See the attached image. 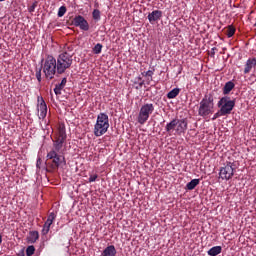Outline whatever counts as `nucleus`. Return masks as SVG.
I'll list each match as a JSON object with an SVG mask.
<instances>
[{
    "label": "nucleus",
    "mask_w": 256,
    "mask_h": 256,
    "mask_svg": "<svg viewBox=\"0 0 256 256\" xmlns=\"http://www.w3.org/2000/svg\"><path fill=\"white\" fill-rule=\"evenodd\" d=\"M180 91L181 90L179 88L172 89L170 92L167 93V98L175 99V97H177V95H179Z\"/></svg>",
    "instance_id": "nucleus-20"
},
{
    "label": "nucleus",
    "mask_w": 256,
    "mask_h": 256,
    "mask_svg": "<svg viewBox=\"0 0 256 256\" xmlns=\"http://www.w3.org/2000/svg\"><path fill=\"white\" fill-rule=\"evenodd\" d=\"M74 25L75 27H79L82 31H89V22H87L83 16L75 17Z\"/></svg>",
    "instance_id": "nucleus-9"
},
{
    "label": "nucleus",
    "mask_w": 256,
    "mask_h": 256,
    "mask_svg": "<svg viewBox=\"0 0 256 256\" xmlns=\"http://www.w3.org/2000/svg\"><path fill=\"white\" fill-rule=\"evenodd\" d=\"M163 17V12L161 10H154L148 14L149 23H155V21H159Z\"/></svg>",
    "instance_id": "nucleus-11"
},
{
    "label": "nucleus",
    "mask_w": 256,
    "mask_h": 256,
    "mask_svg": "<svg viewBox=\"0 0 256 256\" xmlns=\"http://www.w3.org/2000/svg\"><path fill=\"white\" fill-rule=\"evenodd\" d=\"M37 111L39 119H45L47 117V103H45L43 97H38Z\"/></svg>",
    "instance_id": "nucleus-8"
},
{
    "label": "nucleus",
    "mask_w": 256,
    "mask_h": 256,
    "mask_svg": "<svg viewBox=\"0 0 256 256\" xmlns=\"http://www.w3.org/2000/svg\"><path fill=\"white\" fill-rule=\"evenodd\" d=\"M144 82L139 83V87H143Z\"/></svg>",
    "instance_id": "nucleus-37"
},
{
    "label": "nucleus",
    "mask_w": 256,
    "mask_h": 256,
    "mask_svg": "<svg viewBox=\"0 0 256 256\" xmlns=\"http://www.w3.org/2000/svg\"><path fill=\"white\" fill-rule=\"evenodd\" d=\"M221 251H223V248L221 246H214L210 250H208L207 254L209 256H217L221 254Z\"/></svg>",
    "instance_id": "nucleus-17"
},
{
    "label": "nucleus",
    "mask_w": 256,
    "mask_h": 256,
    "mask_svg": "<svg viewBox=\"0 0 256 256\" xmlns=\"http://www.w3.org/2000/svg\"><path fill=\"white\" fill-rule=\"evenodd\" d=\"M218 117H223V115H221V110L219 111V112H217V113H215L214 114V116H213V121H215V119H217Z\"/></svg>",
    "instance_id": "nucleus-32"
},
{
    "label": "nucleus",
    "mask_w": 256,
    "mask_h": 256,
    "mask_svg": "<svg viewBox=\"0 0 256 256\" xmlns=\"http://www.w3.org/2000/svg\"><path fill=\"white\" fill-rule=\"evenodd\" d=\"M218 107L220 115H231V111L235 108V100H232L229 96H224L218 101Z\"/></svg>",
    "instance_id": "nucleus-6"
},
{
    "label": "nucleus",
    "mask_w": 256,
    "mask_h": 256,
    "mask_svg": "<svg viewBox=\"0 0 256 256\" xmlns=\"http://www.w3.org/2000/svg\"><path fill=\"white\" fill-rule=\"evenodd\" d=\"M187 119H177V125H176V133L177 135H181L182 133H185L187 131Z\"/></svg>",
    "instance_id": "nucleus-10"
},
{
    "label": "nucleus",
    "mask_w": 256,
    "mask_h": 256,
    "mask_svg": "<svg viewBox=\"0 0 256 256\" xmlns=\"http://www.w3.org/2000/svg\"><path fill=\"white\" fill-rule=\"evenodd\" d=\"M71 66V63L70 62H66V69H67V67H70Z\"/></svg>",
    "instance_id": "nucleus-35"
},
{
    "label": "nucleus",
    "mask_w": 256,
    "mask_h": 256,
    "mask_svg": "<svg viewBox=\"0 0 256 256\" xmlns=\"http://www.w3.org/2000/svg\"><path fill=\"white\" fill-rule=\"evenodd\" d=\"M49 229H51V224H48L47 222H45L42 229V234L47 235V233H49Z\"/></svg>",
    "instance_id": "nucleus-25"
},
{
    "label": "nucleus",
    "mask_w": 256,
    "mask_h": 256,
    "mask_svg": "<svg viewBox=\"0 0 256 256\" xmlns=\"http://www.w3.org/2000/svg\"><path fill=\"white\" fill-rule=\"evenodd\" d=\"M65 87V78L62 79L61 83L56 85L54 88V93L59 97L61 95V90Z\"/></svg>",
    "instance_id": "nucleus-19"
},
{
    "label": "nucleus",
    "mask_w": 256,
    "mask_h": 256,
    "mask_svg": "<svg viewBox=\"0 0 256 256\" xmlns=\"http://www.w3.org/2000/svg\"><path fill=\"white\" fill-rule=\"evenodd\" d=\"M65 124L61 123L58 128V134L54 141V150L47 154V159L52 161L51 167L57 169L59 165L65 162Z\"/></svg>",
    "instance_id": "nucleus-1"
},
{
    "label": "nucleus",
    "mask_w": 256,
    "mask_h": 256,
    "mask_svg": "<svg viewBox=\"0 0 256 256\" xmlns=\"http://www.w3.org/2000/svg\"><path fill=\"white\" fill-rule=\"evenodd\" d=\"M65 15V5L61 6L58 11V17H63Z\"/></svg>",
    "instance_id": "nucleus-29"
},
{
    "label": "nucleus",
    "mask_w": 256,
    "mask_h": 256,
    "mask_svg": "<svg viewBox=\"0 0 256 256\" xmlns=\"http://www.w3.org/2000/svg\"><path fill=\"white\" fill-rule=\"evenodd\" d=\"M37 7V2H34L29 8V13H33L35 11V8Z\"/></svg>",
    "instance_id": "nucleus-31"
},
{
    "label": "nucleus",
    "mask_w": 256,
    "mask_h": 256,
    "mask_svg": "<svg viewBox=\"0 0 256 256\" xmlns=\"http://www.w3.org/2000/svg\"><path fill=\"white\" fill-rule=\"evenodd\" d=\"M102 49H103V45L98 43L94 46L93 53H95V55H99V53H101Z\"/></svg>",
    "instance_id": "nucleus-22"
},
{
    "label": "nucleus",
    "mask_w": 256,
    "mask_h": 256,
    "mask_svg": "<svg viewBox=\"0 0 256 256\" xmlns=\"http://www.w3.org/2000/svg\"><path fill=\"white\" fill-rule=\"evenodd\" d=\"M3 1H5V0H0V3H2Z\"/></svg>",
    "instance_id": "nucleus-40"
},
{
    "label": "nucleus",
    "mask_w": 256,
    "mask_h": 256,
    "mask_svg": "<svg viewBox=\"0 0 256 256\" xmlns=\"http://www.w3.org/2000/svg\"><path fill=\"white\" fill-rule=\"evenodd\" d=\"M18 256H25V254H19Z\"/></svg>",
    "instance_id": "nucleus-39"
},
{
    "label": "nucleus",
    "mask_w": 256,
    "mask_h": 256,
    "mask_svg": "<svg viewBox=\"0 0 256 256\" xmlns=\"http://www.w3.org/2000/svg\"><path fill=\"white\" fill-rule=\"evenodd\" d=\"M92 17L94 21H101V11H99V9H94L92 12Z\"/></svg>",
    "instance_id": "nucleus-21"
},
{
    "label": "nucleus",
    "mask_w": 256,
    "mask_h": 256,
    "mask_svg": "<svg viewBox=\"0 0 256 256\" xmlns=\"http://www.w3.org/2000/svg\"><path fill=\"white\" fill-rule=\"evenodd\" d=\"M39 239V232L38 231H30L27 237L28 243H36Z\"/></svg>",
    "instance_id": "nucleus-15"
},
{
    "label": "nucleus",
    "mask_w": 256,
    "mask_h": 256,
    "mask_svg": "<svg viewBox=\"0 0 256 256\" xmlns=\"http://www.w3.org/2000/svg\"><path fill=\"white\" fill-rule=\"evenodd\" d=\"M177 119H173L169 123L166 124L165 131L166 133H172V131H175V128L177 127Z\"/></svg>",
    "instance_id": "nucleus-16"
},
{
    "label": "nucleus",
    "mask_w": 256,
    "mask_h": 256,
    "mask_svg": "<svg viewBox=\"0 0 256 256\" xmlns=\"http://www.w3.org/2000/svg\"><path fill=\"white\" fill-rule=\"evenodd\" d=\"M199 183H200L199 179H192L190 182L186 184V189H188V191H193V189H195V187H197Z\"/></svg>",
    "instance_id": "nucleus-18"
},
{
    "label": "nucleus",
    "mask_w": 256,
    "mask_h": 256,
    "mask_svg": "<svg viewBox=\"0 0 256 256\" xmlns=\"http://www.w3.org/2000/svg\"><path fill=\"white\" fill-rule=\"evenodd\" d=\"M99 176L97 175V174H92V175H90V177H89V179H88V181H89V183H95V181H97V178H98Z\"/></svg>",
    "instance_id": "nucleus-28"
},
{
    "label": "nucleus",
    "mask_w": 256,
    "mask_h": 256,
    "mask_svg": "<svg viewBox=\"0 0 256 256\" xmlns=\"http://www.w3.org/2000/svg\"><path fill=\"white\" fill-rule=\"evenodd\" d=\"M214 107L215 103H213V96L205 95L200 102L198 115H200V117H207L212 115Z\"/></svg>",
    "instance_id": "nucleus-4"
},
{
    "label": "nucleus",
    "mask_w": 256,
    "mask_h": 256,
    "mask_svg": "<svg viewBox=\"0 0 256 256\" xmlns=\"http://www.w3.org/2000/svg\"><path fill=\"white\" fill-rule=\"evenodd\" d=\"M35 254V246H28L26 249V255L32 256Z\"/></svg>",
    "instance_id": "nucleus-24"
},
{
    "label": "nucleus",
    "mask_w": 256,
    "mask_h": 256,
    "mask_svg": "<svg viewBox=\"0 0 256 256\" xmlns=\"http://www.w3.org/2000/svg\"><path fill=\"white\" fill-rule=\"evenodd\" d=\"M3 243V236L0 235V245Z\"/></svg>",
    "instance_id": "nucleus-36"
},
{
    "label": "nucleus",
    "mask_w": 256,
    "mask_h": 256,
    "mask_svg": "<svg viewBox=\"0 0 256 256\" xmlns=\"http://www.w3.org/2000/svg\"><path fill=\"white\" fill-rule=\"evenodd\" d=\"M116 255H117V250L113 245L107 246L102 252V256H116Z\"/></svg>",
    "instance_id": "nucleus-13"
},
{
    "label": "nucleus",
    "mask_w": 256,
    "mask_h": 256,
    "mask_svg": "<svg viewBox=\"0 0 256 256\" xmlns=\"http://www.w3.org/2000/svg\"><path fill=\"white\" fill-rule=\"evenodd\" d=\"M235 35V28L233 26H228L227 37L231 38Z\"/></svg>",
    "instance_id": "nucleus-26"
},
{
    "label": "nucleus",
    "mask_w": 256,
    "mask_h": 256,
    "mask_svg": "<svg viewBox=\"0 0 256 256\" xmlns=\"http://www.w3.org/2000/svg\"><path fill=\"white\" fill-rule=\"evenodd\" d=\"M60 103H62V105H65V103L63 102V100H60Z\"/></svg>",
    "instance_id": "nucleus-38"
},
{
    "label": "nucleus",
    "mask_w": 256,
    "mask_h": 256,
    "mask_svg": "<svg viewBox=\"0 0 256 256\" xmlns=\"http://www.w3.org/2000/svg\"><path fill=\"white\" fill-rule=\"evenodd\" d=\"M216 50H217V48H215V47L212 48V49H211V54H212V55H215V51H216Z\"/></svg>",
    "instance_id": "nucleus-34"
},
{
    "label": "nucleus",
    "mask_w": 256,
    "mask_h": 256,
    "mask_svg": "<svg viewBox=\"0 0 256 256\" xmlns=\"http://www.w3.org/2000/svg\"><path fill=\"white\" fill-rule=\"evenodd\" d=\"M107 131H109V115L100 113L96 118L93 133L95 137H103Z\"/></svg>",
    "instance_id": "nucleus-3"
},
{
    "label": "nucleus",
    "mask_w": 256,
    "mask_h": 256,
    "mask_svg": "<svg viewBox=\"0 0 256 256\" xmlns=\"http://www.w3.org/2000/svg\"><path fill=\"white\" fill-rule=\"evenodd\" d=\"M155 105L153 103H145L140 107L137 121L140 125H145L149 121V116L153 115Z\"/></svg>",
    "instance_id": "nucleus-5"
},
{
    "label": "nucleus",
    "mask_w": 256,
    "mask_h": 256,
    "mask_svg": "<svg viewBox=\"0 0 256 256\" xmlns=\"http://www.w3.org/2000/svg\"><path fill=\"white\" fill-rule=\"evenodd\" d=\"M235 175V165L231 162H227L224 167L220 168L219 177L222 181H229Z\"/></svg>",
    "instance_id": "nucleus-7"
},
{
    "label": "nucleus",
    "mask_w": 256,
    "mask_h": 256,
    "mask_svg": "<svg viewBox=\"0 0 256 256\" xmlns=\"http://www.w3.org/2000/svg\"><path fill=\"white\" fill-rule=\"evenodd\" d=\"M41 69L48 81L54 79L55 75H63L65 73V52L61 53L57 60L53 56L46 57L42 60Z\"/></svg>",
    "instance_id": "nucleus-2"
},
{
    "label": "nucleus",
    "mask_w": 256,
    "mask_h": 256,
    "mask_svg": "<svg viewBox=\"0 0 256 256\" xmlns=\"http://www.w3.org/2000/svg\"><path fill=\"white\" fill-rule=\"evenodd\" d=\"M39 165H41V158H39V159L37 160V163H36V166H37V167H39Z\"/></svg>",
    "instance_id": "nucleus-33"
},
{
    "label": "nucleus",
    "mask_w": 256,
    "mask_h": 256,
    "mask_svg": "<svg viewBox=\"0 0 256 256\" xmlns=\"http://www.w3.org/2000/svg\"><path fill=\"white\" fill-rule=\"evenodd\" d=\"M55 220V213H50L48 216V219L46 220V223L53 225V221Z\"/></svg>",
    "instance_id": "nucleus-27"
},
{
    "label": "nucleus",
    "mask_w": 256,
    "mask_h": 256,
    "mask_svg": "<svg viewBox=\"0 0 256 256\" xmlns=\"http://www.w3.org/2000/svg\"><path fill=\"white\" fill-rule=\"evenodd\" d=\"M144 76L150 77V81H153V71L152 70H148V71L144 72Z\"/></svg>",
    "instance_id": "nucleus-30"
},
{
    "label": "nucleus",
    "mask_w": 256,
    "mask_h": 256,
    "mask_svg": "<svg viewBox=\"0 0 256 256\" xmlns=\"http://www.w3.org/2000/svg\"><path fill=\"white\" fill-rule=\"evenodd\" d=\"M233 89H235V83L233 81L226 82L223 87V95H229Z\"/></svg>",
    "instance_id": "nucleus-14"
},
{
    "label": "nucleus",
    "mask_w": 256,
    "mask_h": 256,
    "mask_svg": "<svg viewBox=\"0 0 256 256\" xmlns=\"http://www.w3.org/2000/svg\"><path fill=\"white\" fill-rule=\"evenodd\" d=\"M41 71H43V69L40 67V68H36V79L38 81V83H41L42 81V77H41Z\"/></svg>",
    "instance_id": "nucleus-23"
},
{
    "label": "nucleus",
    "mask_w": 256,
    "mask_h": 256,
    "mask_svg": "<svg viewBox=\"0 0 256 256\" xmlns=\"http://www.w3.org/2000/svg\"><path fill=\"white\" fill-rule=\"evenodd\" d=\"M255 67H256V58H249L246 61V64L244 66V74L247 75L251 73V70L255 69Z\"/></svg>",
    "instance_id": "nucleus-12"
}]
</instances>
